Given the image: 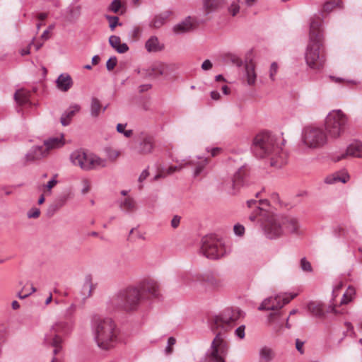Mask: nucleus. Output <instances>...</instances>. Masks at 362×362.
Returning a JSON list of instances; mask_svg holds the SVG:
<instances>
[{"label": "nucleus", "instance_id": "55", "mask_svg": "<svg viewBox=\"0 0 362 362\" xmlns=\"http://www.w3.org/2000/svg\"><path fill=\"white\" fill-rule=\"evenodd\" d=\"M233 230L235 235L242 236L245 233V227L239 223H237L233 227Z\"/></svg>", "mask_w": 362, "mask_h": 362}, {"label": "nucleus", "instance_id": "37", "mask_svg": "<svg viewBox=\"0 0 362 362\" xmlns=\"http://www.w3.org/2000/svg\"><path fill=\"white\" fill-rule=\"evenodd\" d=\"M341 0H327L323 4L321 12L329 13L337 7L341 8Z\"/></svg>", "mask_w": 362, "mask_h": 362}, {"label": "nucleus", "instance_id": "31", "mask_svg": "<svg viewBox=\"0 0 362 362\" xmlns=\"http://www.w3.org/2000/svg\"><path fill=\"white\" fill-rule=\"evenodd\" d=\"M45 156V148L43 146H33L25 155L28 161L38 160Z\"/></svg>", "mask_w": 362, "mask_h": 362}, {"label": "nucleus", "instance_id": "23", "mask_svg": "<svg viewBox=\"0 0 362 362\" xmlns=\"http://www.w3.org/2000/svg\"><path fill=\"white\" fill-rule=\"evenodd\" d=\"M194 25L190 17L186 18L182 21L175 25L173 30L175 34L180 35L188 33L194 29Z\"/></svg>", "mask_w": 362, "mask_h": 362}, {"label": "nucleus", "instance_id": "39", "mask_svg": "<svg viewBox=\"0 0 362 362\" xmlns=\"http://www.w3.org/2000/svg\"><path fill=\"white\" fill-rule=\"evenodd\" d=\"M67 16L70 21H75L81 15V6H71L67 8Z\"/></svg>", "mask_w": 362, "mask_h": 362}, {"label": "nucleus", "instance_id": "40", "mask_svg": "<svg viewBox=\"0 0 362 362\" xmlns=\"http://www.w3.org/2000/svg\"><path fill=\"white\" fill-rule=\"evenodd\" d=\"M355 294L356 291L354 288L349 286L343 295V297L341 300V304H347L348 303L351 301Z\"/></svg>", "mask_w": 362, "mask_h": 362}, {"label": "nucleus", "instance_id": "13", "mask_svg": "<svg viewBox=\"0 0 362 362\" xmlns=\"http://www.w3.org/2000/svg\"><path fill=\"white\" fill-rule=\"evenodd\" d=\"M243 313L238 308H228L223 310L218 315L214 317L215 325L223 327L226 329L230 327L240 318L243 317Z\"/></svg>", "mask_w": 362, "mask_h": 362}, {"label": "nucleus", "instance_id": "18", "mask_svg": "<svg viewBox=\"0 0 362 362\" xmlns=\"http://www.w3.org/2000/svg\"><path fill=\"white\" fill-rule=\"evenodd\" d=\"M208 164V159L202 156H197L187 160L185 165L193 168V176L197 177L201 175H206V166Z\"/></svg>", "mask_w": 362, "mask_h": 362}, {"label": "nucleus", "instance_id": "20", "mask_svg": "<svg viewBox=\"0 0 362 362\" xmlns=\"http://www.w3.org/2000/svg\"><path fill=\"white\" fill-rule=\"evenodd\" d=\"M347 156L353 157L362 158V143L360 141H354L349 145L346 153H343L338 157L337 160L345 158Z\"/></svg>", "mask_w": 362, "mask_h": 362}, {"label": "nucleus", "instance_id": "22", "mask_svg": "<svg viewBox=\"0 0 362 362\" xmlns=\"http://www.w3.org/2000/svg\"><path fill=\"white\" fill-rule=\"evenodd\" d=\"M56 86L60 91L66 92L72 87L73 80L69 74H62L56 80Z\"/></svg>", "mask_w": 362, "mask_h": 362}, {"label": "nucleus", "instance_id": "25", "mask_svg": "<svg viewBox=\"0 0 362 362\" xmlns=\"http://www.w3.org/2000/svg\"><path fill=\"white\" fill-rule=\"evenodd\" d=\"M119 207L124 213H131L136 209V203L134 198L127 197L118 202Z\"/></svg>", "mask_w": 362, "mask_h": 362}, {"label": "nucleus", "instance_id": "16", "mask_svg": "<svg viewBox=\"0 0 362 362\" xmlns=\"http://www.w3.org/2000/svg\"><path fill=\"white\" fill-rule=\"evenodd\" d=\"M281 220L284 234L288 233L298 235L302 233L300 224L296 217L281 215Z\"/></svg>", "mask_w": 362, "mask_h": 362}, {"label": "nucleus", "instance_id": "59", "mask_svg": "<svg viewBox=\"0 0 362 362\" xmlns=\"http://www.w3.org/2000/svg\"><path fill=\"white\" fill-rule=\"evenodd\" d=\"M212 63L209 59H206L202 64V69L204 71L210 70L212 68Z\"/></svg>", "mask_w": 362, "mask_h": 362}, {"label": "nucleus", "instance_id": "52", "mask_svg": "<svg viewBox=\"0 0 362 362\" xmlns=\"http://www.w3.org/2000/svg\"><path fill=\"white\" fill-rule=\"evenodd\" d=\"M82 184V189H81V193L83 194H87L90 189V182L88 179H83L81 181Z\"/></svg>", "mask_w": 362, "mask_h": 362}, {"label": "nucleus", "instance_id": "63", "mask_svg": "<svg viewBox=\"0 0 362 362\" xmlns=\"http://www.w3.org/2000/svg\"><path fill=\"white\" fill-rule=\"evenodd\" d=\"M211 97L213 100H218L220 98V93L216 90L211 92Z\"/></svg>", "mask_w": 362, "mask_h": 362}, {"label": "nucleus", "instance_id": "62", "mask_svg": "<svg viewBox=\"0 0 362 362\" xmlns=\"http://www.w3.org/2000/svg\"><path fill=\"white\" fill-rule=\"evenodd\" d=\"M50 38L49 30H45L40 36V39L43 41H46Z\"/></svg>", "mask_w": 362, "mask_h": 362}, {"label": "nucleus", "instance_id": "15", "mask_svg": "<svg viewBox=\"0 0 362 362\" xmlns=\"http://www.w3.org/2000/svg\"><path fill=\"white\" fill-rule=\"evenodd\" d=\"M138 143V152L141 154L151 153L154 148V139L146 132H140L135 136Z\"/></svg>", "mask_w": 362, "mask_h": 362}, {"label": "nucleus", "instance_id": "27", "mask_svg": "<svg viewBox=\"0 0 362 362\" xmlns=\"http://www.w3.org/2000/svg\"><path fill=\"white\" fill-rule=\"evenodd\" d=\"M109 43L119 54L125 53L129 50V47L126 43H121L119 36L111 35L109 37Z\"/></svg>", "mask_w": 362, "mask_h": 362}, {"label": "nucleus", "instance_id": "49", "mask_svg": "<svg viewBox=\"0 0 362 362\" xmlns=\"http://www.w3.org/2000/svg\"><path fill=\"white\" fill-rule=\"evenodd\" d=\"M300 268L303 271L310 272L312 271V267L310 263L303 257L300 259Z\"/></svg>", "mask_w": 362, "mask_h": 362}, {"label": "nucleus", "instance_id": "17", "mask_svg": "<svg viewBox=\"0 0 362 362\" xmlns=\"http://www.w3.org/2000/svg\"><path fill=\"white\" fill-rule=\"evenodd\" d=\"M140 289L145 293L153 298H158L160 296V288L158 282L153 279L148 278L140 283Z\"/></svg>", "mask_w": 362, "mask_h": 362}, {"label": "nucleus", "instance_id": "1", "mask_svg": "<svg viewBox=\"0 0 362 362\" xmlns=\"http://www.w3.org/2000/svg\"><path fill=\"white\" fill-rule=\"evenodd\" d=\"M323 19L320 14L314 15L310 20L309 42L305 58L307 65L312 69H322L325 57L322 49L323 43Z\"/></svg>", "mask_w": 362, "mask_h": 362}, {"label": "nucleus", "instance_id": "35", "mask_svg": "<svg viewBox=\"0 0 362 362\" xmlns=\"http://www.w3.org/2000/svg\"><path fill=\"white\" fill-rule=\"evenodd\" d=\"M308 310L315 317H322L325 315L322 305L319 303L310 302L307 305Z\"/></svg>", "mask_w": 362, "mask_h": 362}, {"label": "nucleus", "instance_id": "58", "mask_svg": "<svg viewBox=\"0 0 362 362\" xmlns=\"http://www.w3.org/2000/svg\"><path fill=\"white\" fill-rule=\"evenodd\" d=\"M180 219H181L180 216H179L177 215L174 216L171 220V226L173 228H177L180 223Z\"/></svg>", "mask_w": 362, "mask_h": 362}, {"label": "nucleus", "instance_id": "28", "mask_svg": "<svg viewBox=\"0 0 362 362\" xmlns=\"http://www.w3.org/2000/svg\"><path fill=\"white\" fill-rule=\"evenodd\" d=\"M145 48L148 52H157L164 49V45L160 43L156 36H151L145 44Z\"/></svg>", "mask_w": 362, "mask_h": 362}, {"label": "nucleus", "instance_id": "3", "mask_svg": "<svg viewBox=\"0 0 362 362\" xmlns=\"http://www.w3.org/2000/svg\"><path fill=\"white\" fill-rule=\"evenodd\" d=\"M90 329L94 341L101 349L109 350L117 342L118 330L110 317L93 315L90 319Z\"/></svg>", "mask_w": 362, "mask_h": 362}, {"label": "nucleus", "instance_id": "26", "mask_svg": "<svg viewBox=\"0 0 362 362\" xmlns=\"http://www.w3.org/2000/svg\"><path fill=\"white\" fill-rule=\"evenodd\" d=\"M247 205L250 209H254L255 213L258 215L261 214L262 211H266V207L269 206V202L267 199L255 200L250 199L247 202Z\"/></svg>", "mask_w": 362, "mask_h": 362}, {"label": "nucleus", "instance_id": "8", "mask_svg": "<svg viewBox=\"0 0 362 362\" xmlns=\"http://www.w3.org/2000/svg\"><path fill=\"white\" fill-rule=\"evenodd\" d=\"M70 160L73 165L78 166L83 170H90L106 166L105 160L100 158L93 153H88L83 150H76L70 155Z\"/></svg>", "mask_w": 362, "mask_h": 362}, {"label": "nucleus", "instance_id": "21", "mask_svg": "<svg viewBox=\"0 0 362 362\" xmlns=\"http://www.w3.org/2000/svg\"><path fill=\"white\" fill-rule=\"evenodd\" d=\"M81 105L78 104H71L62 114L61 117V123L63 126H68L74 116L79 112Z\"/></svg>", "mask_w": 362, "mask_h": 362}, {"label": "nucleus", "instance_id": "6", "mask_svg": "<svg viewBox=\"0 0 362 362\" xmlns=\"http://www.w3.org/2000/svg\"><path fill=\"white\" fill-rule=\"evenodd\" d=\"M327 142V135L321 127L308 125L303 128L301 134V143L305 148L317 149Z\"/></svg>", "mask_w": 362, "mask_h": 362}, {"label": "nucleus", "instance_id": "44", "mask_svg": "<svg viewBox=\"0 0 362 362\" xmlns=\"http://www.w3.org/2000/svg\"><path fill=\"white\" fill-rule=\"evenodd\" d=\"M35 291V288L31 284L29 289L23 287L21 291H18V297L21 299H24Z\"/></svg>", "mask_w": 362, "mask_h": 362}, {"label": "nucleus", "instance_id": "61", "mask_svg": "<svg viewBox=\"0 0 362 362\" xmlns=\"http://www.w3.org/2000/svg\"><path fill=\"white\" fill-rule=\"evenodd\" d=\"M303 344H304V342L303 341H301L300 339H297L296 340V349L300 353V354H303Z\"/></svg>", "mask_w": 362, "mask_h": 362}, {"label": "nucleus", "instance_id": "11", "mask_svg": "<svg viewBox=\"0 0 362 362\" xmlns=\"http://www.w3.org/2000/svg\"><path fill=\"white\" fill-rule=\"evenodd\" d=\"M228 351V343L223 334L218 333L211 342L206 354V362H225L224 357Z\"/></svg>", "mask_w": 362, "mask_h": 362}, {"label": "nucleus", "instance_id": "33", "mask_svg": "<svg viewBox=\"0 0 362 362\" xmlns=\"http://www.w3.org/2000/svg\"><path fill=\"white\" fill-rule=\"evenodd\" d=\"M14 98L20 105L28 104L30 103V92L24 89L18 90L14 94Z\"/></svg>", "mask_w": 362, "mask_h": 362}, {"label": "nucleus", "instance_id": "45", "mask_svg": "<svg viewBox=\"0 0 362 362\" xmlns=\"http://www.w3.org/2000/svg\"><path fill=\"white\" fill-rule=\"evenodd\" d=\"M178 164L175 166H170L166 169V173L168 175H170L176 171H180L182 170L186 165L185 163L187 162V160H183L181 162L177 161Z\"/></svg>", "mask_w": 362, "mask_h": 362}, {"label": "nucleus", "instance_id": "34", "mask_svg": "<svg viewBox=\"0 0 362 362\" xmlns=\"http://www.w3.org/2000/svg\"><path fill=\"white\" fill-rule=\"evenodd\" d=\"M349 179V175L346 173H334L330 176H328L325 179V182L327 184H334L338 182L346 183Z\"/></svg>", "mask_w": 362, "mask_h": 362}, {"label": "nucleus", "instance_id": "41", "mask_svg": "<svg viewBox=\"0 0 362 362\" xmlns=\"http://www.w3.org/2000/svg\"><path fill=\"white\" fill-rule=\"evenodd\" d=\"M240 0H232L228 6V12L232 16H235L240 11Z\"/></svg>", "mask_w": 362, "mask_h": 362}, {"label": "nucleus", "instance_id": "51", "mask_svg": "<svg viewBox=\"0 0 362 362\" xmlns=\"http://www.w3.org/2000/svg\"><path fill=\"white\" fill-rule=\"evenodd\" d=\"M40 209L35 207L30 209L27 213V216L29 218H37L40 216Z\"/></svg>", "mask_w": 362, "mask_h": 362}, {"label": "nucleus", "instance_id": "46", "mask_svg": "<svg viewBox=\"0 0 362 362\" xmlns=\"http://www.w3.org/2000/svg\"><path fill=\"white\" fill-rule=\"evenodd\" d=\"M176 339L173 337H170L168 339L167 346L165 349V352L167 355L172 354L173 352V346L175 344Z\"/></svg>", "mask_w": 362, "mask_h": 362}, {"label": "nucleus", "instance_id": "38", "mask_svg": "<svg viewBox=\"0 0 362 362\" xmlns=\"http://www.w3.org/2000/svg\"><path fill=\"white\" fill-rule=\"evenodd\" d=\"M245 76L247 83L249 86L255 85L257 78V74L255 71V67L252 64L246 65Z\"/></svg>", "mask_w": 362, "mask_h": 362}, {"label": "nucleus", "instance_id": "14", "mask_svg": "<svg viewBox=\"0 0 362 362\" xmlns=\"http://www.w3.org/2000/svg\"><path fill=\"white\" fill-rule=\"evenodd\" d=\"M245 171L240 168L233 175V178L227 180L222 184V189L228 194H235L240 188L245 184Z\"/></svg>", "mask_w": 362, "mask_h": 362}, {"label": "nucleus", "instance_id": "5", "mask_svg": "<svg viewBox=\"0 0 362 362\" xmlns=\"http://www.w3.org/2000/svg\"><path fill=\"white\" fill-rule=\"evenodd\" d=\"M74 323L71 321L59 320L54 322L45 334L44 343L53 346L54 355H57L62 349V336L69 335L73 330Z\"/></svg>", "mask_w": 362, "mask_h": 362}, {"label": "nucleus", "instance_id": "43", "mask_svg": "<svg viewBox=\"0 0 362 362\" xmlns=\"http://www.w3.org/2000/svg\"><path fill=\"white\" fill-rule=\"evenodd\" d=\"M127 124L119 123L117 125V131L118 133L122 134L126 138H130L133 135V131L132 129L126 130Z\"/></svg>", "mask_w": 362, "mask_h": 362}, {"label": "nucleus", "instance_id": "50", "mask_svg": "<svg viewBox=\"0 0 362 362\" xmlns=\"http://www.w3.org/2000/svg\"><path fill=\"white\" fill-rule=\"evenodd\" d=\"M117 63V59L116 57H111L106 62V67L108 71H112L115 69Z\"/></svg>", "mask_w": 362, "mask_h": 362}, {"label": "nucleus", "instance_id": "54", "mask_svg": "<svg viewBox=\"0 0 362 362\" xmlns=\"http://www.w3.org/2000/svg\"><path fill=\"white\" fill-rule=\"evenodd\" d=\"M121 7V2L119 0H113L109 6V10L117 13Z\"/></svg>", "mask_w": 362, "mask_h": 362}, {"label": "nucleus", "instance_id": "24", "mask_svg": "<svg viewBox=\"0 0 362 362\" xmlns=\"http://www.w3.org/2000/svg\"><path fill=\"white\" fill-rule=\"evenodd\" d=\"M171 13L172 12L170 11H165L158 15L154 16L149 23V26L154 28H160L166 23Z\"/></svg>", "mask_w": 362, "mask_h": 362}, {"label": "nucleus", "instance_id": "7", "mask_svg": "<svg viewBox=\"0 0 362 362\" xmlns=\"http://www.w3.org/2000/svg\"><path fill=\"white\" fill-rule=\"evenodd\" d=\"M348 119L346 115L340 110L331 111L326 117L325 129L327 136L336 139L340 137L345 132Z\"/></svg>", "mask_w": 362, "mask_h": 362}, {"label": "nucleus", "instance_id": "12", "mask_svg": "<svg viewBox=\"0 0 362 362\" xmlns=\"http://www.w3.org/2000/svg\"><path fill=\"white\" fill-rule=\"evenodd\" d=\"M281 215L269 216L262 223L264 235L269 239H276L284 235Z\"/></svg>", "mask_w": 362, "mask_h": 362}, {"label": "nucleus", "instance_id": "48", "mask_svg": "<svg viewBox=\"0 0 362 362\" xmlns=\"http://www.w3.org/2000/svg\"><path fill=\"white\" fill-rule=\"evenodd\" d=\"M92 284L90 280H86L83 286V292L85 298L88 297L91 294Z\"/></svg>", "mask_w": 362, "mask_h": 362}, {"label": "nucleus", "instance_id": "10", "mask_svg": "<svg viewBox=\"0 0 362 362\" xmlns=\"http://www.w3.org/2000/svg\"><path fill=\"white\" fill-rule=\"evenodd\" d=\"M201 250L204 255L211 259H219L226 253L223 242L214 235H206L202 238Z\"/></svg>", "mask_w": 362, "mask_h": 362}, {"label": "nucleus", "instance_id": "57", "mask_svg": "<svg viewBox=\"0 0 362 362\" xmlns=\"http://www.w3.org/2000/svg\"><path fill=\"white\" fill-rule=\"evenodd\" d=\"M56 176L57 175H55L52 179H51L45 185V187L48 191H50L57 184Z\"/></svg>", "mask_w": 362, "mask_h": 362}, {"label": "nucleus", "instance_id": "36", "mask_svg": "<svg viewBox=\"0 0 362 362\" xmlns=\"http://www.w3.org/2000/svg\"><path fill=\"white\" fill-rule=\"evenodd\" d=\"M44 144L47 149L60 148L64 144V136L49 138L44 141Z\"/></svg>", "mask_w": 362, "mask_h": 362}, {"label": "nucleus", "instance_id": "30", "mask_svg": "<svg viewBox=\"0 0 362 362\" xmlns=\"http://www.w3.org/2000/svg\"><path fill=\"white\" fill-rule=\"evenodd\" d=\"M226 0H203V8L209 13L221 8L226 3Z\"/></svg>", "mask_w": 362, "mask_h": 362}, {"label": "nucleus", "instance_id": "42", "mask_svg": "<svg viewBox=\"0 0 362 362\" xmlns=\"http://www.w3.org/2000/svg\"><path fill=\"white\" fill-rule=\"evenodd\" d=\"M259 356L262 360H264L265 362H269L272 359L274 354L271 349L264 347L260 350Z\"/></svg>", "mask_w": 362, "mask_h": 362}, {"label": "nucleus", "instance_id": "60", "mask_svg": "<svg viewBox=\"0 0 362 362\" xmlns=\"http://www.w3.org/2000/svg\"><path fill=\"white\" fill-rule=\"evenodd\" d=\"M149 175V173L147 169L144 170L140 174L138 181L141 183L143 182Z\"/></svg>", "mask_w": 362, "mask_h": 362}, {"label": "nucleus", "instance_id": "56", "mask_svg": "<svg viewBox=\"0 0 362 362\" xmlns=\"http://www.w3.org/2000/svg\"><path fill=\"white\" fill-rule=\"evenodd\" d=\"M245 325H241V326L238 327L235 330V336L237 337H238L239 339H243L245 337Z\"/></svg>", "mask_w": 362, "mask_h": 362}, {"label": "nucleus", "instance_id": "2", "mask_svg": "<svg viewBox=\"0 0 362 362\" xmlns=\"http://www.w3.org/2000/svg\"><path fill=\"white\" fill-rule=\"evenodd\" d=\"M252 151L257 158H268L272 167L279 168L286 163V152L276 143L275 136L269 132H264L255 136L252 141Z\"/></svg>", "mask_w": 362, "mask_h": 362}, {"label": "nucleus", "instance_id": "9", "mask_svg": "<svg viewBox=\"0 0 362 362\" xmlns=\"http://www.w3.org/2000/svg\"><path fill=\"white\" fill-rule=\"evenodd\" d=\"M140 300V291L136 288L131 287L120 291L117 295L112 297L111 303L115 307L121 308L129 311L136 309Z\"/></svg>", "mask_w": 362, "mask_h": 362}, {"label": "nucleus", "instance_id": "32", "mask_svg": "<svg viewBox=\"0 0 362 362\" xmlns=\"http://www.w3.org/2000/svg\"><path fill=\"white\" fill-rule=\"evenodd\" d=\"M45 156V148L43 146H33L25 155L28 161L38 160Z\"/></svg>", "mask_w": 362, "mask_h": 362}, {"label": "nucleus", "instance_id": "64", "mask_svg": "<svg viewBox=\"0 0 362 362\" xmlns=\"http://www.w3.org/2000/svg\"><path fill=\"white\" fill-rule=\"evenodd\" d=\"M20 53L22 56H24V55H27V54H30V47H27V48H25V49H22L21 51H20Z\"/></svg>", "mask_w": 362, "mask_h": 362}, {"label": "nucleus", "instance_id": "4", "mask_svg": "<svg viewBox=\"0 0 362 362\" xmlns=\"http://www.w3.org/2000/svg\"><path fill=\"white\" fill-rule=\"evenodd\" d=\"M297 293H286L284 294L277 295L274 297H269L265 298L258 309L259 310H274L275 312L271 313L268 317V322L270 325L273 326L276 332L279 331L284 320H281V312L280 309L288 303L296 296Z\"/></svg>", "mask_w": 362, "mask_h": 362}, {"label": "nucleus", "instance_id": "53", "mask_svg": "<svg viewBox=\"0 0 362 362\" xmlns=\"http://www.w3.org/2000/svg\"><path fill=\"white\" fill-rule=\"evenodd\" d=\"M278 71V64L276 62L272 63L269 69V78L271 80H275V75L276 74Z\"/></svg>", "mask_w": 362, "mask_h": 362}, {"label": "nucleus", "instance_id": "19", "mask_svg": "<svg viewBox=\"0 0 362 362\" xmlns=\"http://www.w3.org/2000/svg\"><path fill=\"white\" fill-rule=\"evenodd\" d=\"M202 281L206 284V286L216 290H218L224 286L223 280L217 277L211 272L204 274L202 276Z\"/></svg>", "mask_w": 362, "mask_h": 362}, {"label": "nucleus", "instance_id": "47", "mask_svg": "<svg viewBox=\"0 0 362 362\" xmlns=\"http://www.w3.org/2000/svg\"><path fill=\"white\" fill-rule=\"evenodd\" d=\"M106 18L109 21L111 30H114L117 25H121V23H119V18L117 16H106Z\"/></svg>", "mask_w": 362, "mask_h": 362}, {"label": "nucleus", "instance_id": "29", "mask_svg": "<svg viewBox=\"0 0 362 362\" xmlns=\"http://www.w3.org/2000/svg\"><path fill=\"white\" fill-rule=\"evenodd\" d=\"M107 109V106L102 108L100 101L97 98H92L90 105V114L93 118L99 117L101 112H104Z\"/></svg>", "mask_w": 362, "mask_h": 362}]
</instances>
